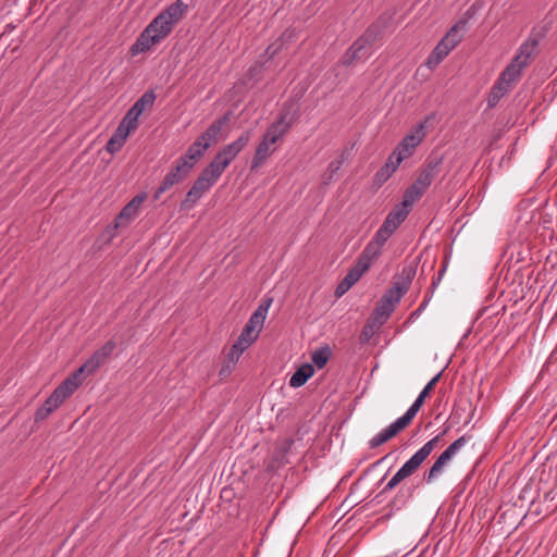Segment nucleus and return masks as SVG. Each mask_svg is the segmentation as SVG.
I'll use <instances>...</instances> for the list:
<instances>
[{"label":"nucleus","mask_w":557,"mask_h":557,"mask_svg":"<svg viewBox=\"0 0 557 557\" xmlns=\"http://www.w3.org/2000/svg\"><path fill=\"white\" fill-rule=\"evenodd\" d=\"M258 338L253 333H246V330L243 329L237 341L232 346L230 351V359L233 362H236L242 354Z\"/></svg>","instance_id":"f3484780"},{"label":"nucleus","mask_w":557,"mask_h":557,"mask_svg":"<svg viewBox=\"0 0 557 557\" xmlns=\"http://www.w3.org/2000/svg\"><path fill=\"white\" fill-rule=\"evenodd\" d=\"M409 211L400 205H397L386 216L383 222L393 231H396L397 227L405 221Z\"/></svg>","instance_id":"aec40b11"},{"label":"nucleus","mask_w":557,"mask_h":557,"mask_svg":"<svg viewBox=\"0 0 557 557\" xmlns=\"http://www.w3.org/2000/svg\"><path fill=\"white\" fill-rule=\"evenodd\" d=\"M394 232L395 231L383 223L371 240L383 247Z\"/></svg>","instance_id":"7c9ffc66"},{"label":"nucleus","mask_w":557,"mask_h":557,"mask_svg":"<svg viewBox=\"0 0 557 557\" xmlns=\"http://www.w3.org/2000/svg\"><path fill=\"white\" fill-rule=\"evenodd\" d=\"M428 455H412L411 458L395 473V475L384 486L382 493L393 490L403 480L411 475L419 466L425 460Z\"/></svg>","instance_id":"1a4fd4ad"},{"label":"nucleus","mask_w":557,"mask_h":557,"mask_svg":"<svg viewBox=\"0 0 557 557\" xmlns=\"http://www.w3.org/2000/svg\"><path fill=\"white\" fill-rule=\"evenodd\" d=\"M123 147V144L115 139L113 136L109 139L107 144V150L110 153L117 152Z\"/></svg>","instance_id":"79ce46f5"},{"label":"nucleus","mask_w":557,"mask_h":557,"mask_svg":"<svg viewBox=\"0 0 557 557\" xmlns=\"http://www.w3.org/2000/svg\"><path fill=\"white\" fill-rule=\"evenodd\" d=\"M424 136V123H420L410 132V134L403 138L396 148L397 153H400L406 158L410 157Z\"/></svg>","instance_id":"9d476101"},{"label":"nucleus","mask_w":557,"mask_h":557,"mask_svg":"<svg viewBox=\"0 0 557 557\" xmlns=\"http://www.w3.org/2000/svg\"><path fill=\"white\" fill-rule=\"evenodd\" d=\"M393 311L394 308L380 300L371 317L373 324L383 325Z\"/></svg>","instance_id":"5701e85b"},{"label":"nucleus","mask_w":557,"mask_h":557,"mask_svg":"<svg viewBox=\"0 0 557 557\" xmlns=\"http://www.w3.org/2000/svg\"><path fill=\"white\" fill-rule=\"evenodd\" d=\"M380 326H381V325H374V324H373V320H371V321H370V322H369V323L363 327V330H362V332H361V335H360L361 341H362V342H368V341L372 337V335H373V333H374L375 329H377V327H380Z\"/></svg>","instance_id":"e433bc0d"},{"label":"nucleus","mask_w":557,"mask_h":557,"mask_svg":"<svg viewBox=\"0 0 557 557\" xmlns=\"http://www.w3.org/2000/svg\"><path fill=\"white\" fill-rule=\"evenodd\" d=\"M373 35L371 33H367L357 39L349 51L345 54L343 62L345 64H350L355 60L363 59L368 55V51L372 45Z\"/></svg>","instance_id":"9b49d317"},{"label":"nucleus","mask_w":557,"mask_h":557,"mask_svg":"<svg viewBox=\"0 0 557 557\" xmlns=\"http://www.w3.org/2000/svg\"><path fill=\"white\" fill-rule=\"evenodd\" d=\"M406 293V288L401 287L399 285L394 286L393 288L388 289L382 297V301L386 305H389L392 308L395 309V306L399 302L403 295Z\"/></svg>","instance_id":"393cba45"},{"label":"nucleus","mask_w":557,"mask_h":557,"mask_svg":"<svg viewBox=\"0 0 557 557\" xmlns=\"http://www.w3.org/2000/svg\"><path fill=\"white\" fill-rule=\"evenodd\" d=\"M293 124V116L288 112H283L280 117L273 122L267 129L264 137L276 144L289 129Z\"/></svg>","instance_id":"ddd939ff"},{"label":"nucleus","mask_w":557,"mask_h":557,"mask_svg":"<svg viewBox=\"0 0 557 557\" xmlns=\"http://www.w3.org/2000/svg\"><path fill=\"white\" fill-rule=\"evenodd\" d=\"M537 40L529 38L518 49L515 58L502 72L497 82L510 90L520 79L522 71L529 65L532 55L535 52Z\"/></svg>","instance_id":"7ed1b4c3"},{"label":"nucleus","mask_w":557,"mask_h":557,"mask_svg":"<svg viewBox=\"0 0 557 557\" xmlns=\"http://www.w3.org/2000/svg\"><path fill=\"white\" fill-rule=\"evenodd\" d=\"M470 440V437L461 436L458 440H456L454 443H451L446 449H444L443 453H457L458 450L462 449L466 445V443Z\"/></svg>","instance_id":"c9c22d12"},{"label":"nucleus","mask_w":557,"mask_h":557,"mask_svg":"<svg viewBox=\"0 0 557 557\" xmlns=\"http://www.w3.org/2000/svg\"><path fill=\"white\" fill-rule=\"evenodd\" d=\"M433 175L431 171H423L417 178L413 186L419 188L420 191L424 193V190L431 185Z\"/></svg>","instance_id":"473e14b6"},{"label":"nucleus","mask_w":557,"mask_h":557,"mask_svg":"<svg viewBox=\"0 0 557 557\" xmlns=\"http://www.w3.org/2000/svg\"><path fill=\"white\" fill-rule=\"evenodd\" d=\"M250 138V131L243 133L235 141L224 146L221 150H219V152L208 165L212 169L213 172L221 176L225 169L231 164V162L248 145Z\"/></svg>","instance_id":"39448f33"},{"label":"nucleus","mask_w":557,"mask_h":557,"mask_svg":"<svg viewBox=\"0 0 557 557\" xmlns=\"http://www.w3.org/2000/svg\"><path fill=\"white\" fill-rule=\"evenodd\" d=\"M138 119H139L138 114L128 110L119 125L124 126V129L132 133L133 131H135L138 127Z\"/></svg>","instance_id":"c85d7f7f"},{"label":"nucleus","mask_w":557,"mask_h":557,"mask_svg":"<svg viewBox=\"0 0 557 557\" xmlns=\"http://www.w3.org/2000/svg\"><path fill=\"white\" fill-rule=\"evenodd\" d=\"M220 178V175L212 171L208 165L196 180L189 191L187 193L186 202H195L205 193H207Z\"/></svg>","instance_id":"6e6552de"},{"label":"nucleus","mask_w":557,"mask_h":557,"mask_svg":"<svg viewBox=\"0 0 557 557\" xmlns=\"http://www.w3.org/2000/svg\"><path fill=\"white\" fill-rule=\"evenodd\" d=\"M381 249H382V246H380L376 243L371 240L366 246V248H364L362 255L360 256L358 262L359 263H366L367 264V269H369L371 263H372V261L374 259H376V257L381 253Z\"/></svg>","instance_id":"b1692460"},{"label":"nucleus","mask_w":557,"mask_h":557,"mask_svg":"<svg viewBox=\"0 0 557 557\" xmlns=\"http://www.w3.org/2000/svg\"><path fill=\"white\" fill-rule=\"evenodd\" d=\"M114 348H115V343L112 341H109L102 347H100L97 351L102 358L107 359L113 352Z\"/></svg>","instance_id":"ea45409f"},{"label":"nucleus","mask_w":557,"mask_h":557,"mask_svg":"<svg viewBox=\"0 0 557 557\" xmlns=\"http://www.w3.org/2000/svg\"><path fill=\"white\" fill-rule=\"evenodd\" d=\"M278 48H280V47L274 48V46H271V47H269L268 51H270L271 49H273V51H272L271 53H272V54H274V53H276V51H277V49H278Z\"/></svg>","instance_id":"de8ad7c7"},{"label":"nucleus","mask_w":557,"mask_h":557,"mask_svg":"<svg viewBox=\"0 0 557 557\" xmlns=\"http://www.w3.org/2000/svg\"><path fill=\"white\" fill-rule=\"evenodd\" d=\"M146 199V194L135 196L120 212L115 220V227L129 224L139 213L140 206Z\"/></svg>","instance_id":"f8f14e48"},{"label":"nucleus","mask_w":557,"mask_h":557,"mask_svg":"<svg viewBox=\"0 0 557 557\" xmlns=\"http://www.w3.org/2000/svg\"><path fill=\"white\" fill-rule=\"evenodd\" d=\"M285 455H274L273 458L268 462V469L274 470L283 463Z\"/></svg>","instance_id":"37998d69"},{"label":"nucleus","mask_w":557,"mask_h":557,"mask_svg":"<svg viewBox=\"0 0 557 557\" xmlns=\"http://www.w3.org/2000/svg\"><path fill=\"white\" fill-rule=\"evenodd\" d=\"M367 271L368 269L366 263L357 262V264L346 274L343 281L352 287V285H355Z\"/></svg>","instance_id":"bb28decb"},{"label":"nucleus","mask_w":557,"mask_h":557,"mask_svg":"<svg viewBox=\"0 0 557 557\" xmlns=\"http://www.w3.org/2000/svg\"><path fill=\"white\" fill-rule=\"evenodd\" d=\"M271 302L272 299H268L256 309L244 327L246 333H253L255 335L259 336V333L261 332L267 319Z\"/></svg>","instance_id":"2eb2a0df"},{"label":"nucleus","mask_w":557,"mask_h":557,"mask_svg":"<svg viewBox=\"0 0 557 557\" xmlns=\"http://www.w3.org/2000/svg\"><path fill=\"white\" fill-rule=\"evenodd\" d=\"M313 367L309 363H305L292 375L289 385L295 388L300 387L313 375Z\"/></svg>","instance_id":"6ab92c4d"},{"label":"nucleus","mask_w":557,"mask_h":557,"mask_svg":"<svg viewBox=\"0 0 557 557\" xmlns=\"http://www.w3.org/2000/svg\"><path fill=\"white\" fill-rule=\"evenodd\" d=\"M114 348H115V343L112 341H109L102 347H100L97 351L102 358L107 359L113 352Z\"/></svg>","instance_id":"58836bf2"},{"label":"nucleus","mask_w":557,"mask_h":557,"mask_svg":"<svg viewBox=\"0 0 557 557\" xmlns=\"http://www.w3.org/2000/svg\"><path fill=\"white\" fill-rule=\"evenodd\" d=\"M271 302L272 299H268L256 309L244 327L246 333H253L255 335L259 336V333L261 332L267 319Z\"/></svg>","instance_id":"4468645a"},{"label":"nucleus","mask_w":557,"mask_h":557,"mask_svg":"<svg viewBox=\"0 0 557 557\" xmlns=\"http://www.w3.org/2000/svg\"><path fill=\"white\" fill-rule=\"evenodd\" d=\"M440 379V374L435 375L425 386L424 388L421 391L422 394H425V396L428 397V395L430 394V392L433 389V387L435 386V384L437 383Z\"/></svg>","instance_id":"a18cd8bd"},{"label":"nucleus","mask_w":557,"mask_h":557,"mask_svg":"<svg viewBox=\"0 0 557 557\" xmlns=\"http://www.w3.org/2000/svg\"><path fill=\"white\" fill-rule=\"evenodd\" d=\"M422 191L419 190V188L411 185L404 194L403 201L399 203L404 208H406L408 211H410V208L413 206V203L422 196Z\"/></svg>","instance_id":"a878e982"},{"label":"nucleus","mask_w":557,"mask_h":557,"mask_svg":"<svg viewBox=\"0 0 557 557\" xmlns=\"http://www.w3.org/2000/svg\"><path fill=\"white\" fill-rule=\"evenodd\" d=\"M407 159L406 157H404L403 154L400 153H397V150L395 149L393 151V153L388 157L387 159V163L391 165L392 169H394L395 171L397 170V168L399 166V164L405 160Z\"/></svg>","instance_id":"4c0bfd02"},{"label":"nucleus","mask_w":557,"mask_h":557,"mask_svg":"<svg viewBox=\"0 0 557 557\" xmlns=\"http://www.w3.org/2000/svg\"><path fill=\"white\" fill-rule=\"evenodd\" d=\"M508 91L506 87L496 82L488 96V107H494Z\"/></svg>","instance_id":"c756f323"},{"label":"nucleus","mask_w":557,"mask_h":557,"mask_svg":"<svg viewBox=\"0 0 557 557\" xmlns=\"http://www.w3.org/2000/svg\"><path fill=\"white\" fill-rule=\"evenodd\" d=\"M104 358H102L98 351L96 350L94 355L72 375H70L66 380H72V383H75V389L78 388V386L83 382L82 375L84 373L91 374L94 373L103 362Z\"/></svg>","instance_id":"dca6fc26"},{"label":"nucleus","mask_w":557,"mask_h":557,"mask_svg":"<svg viewBox=\"0 0 557 557\" xmlns=\"http://www.w3.org/2000/svg\"><path fill=\"white\" fill-rule=\"evenodd\" d=\"M445 446L444 435H436L429 442H426L421 448L417 450V453H432L433 450H441Z\"/></svg>","instance_id":"cd10ccee"},{"label":"nucleus","mask_w":557,"mask_h":557,"mask_svg":"<svg viewBox=\"0 0 557 557\" xmlns=\"http://www.w3.org/2000/svg\"><path fill=\"white\" fill-rule=\"evenodd\" d=\"M75 383L72 380H64L53 393L47 398L45 404L36 411L35 420H45L50 413L59 408L63 401L75 392Z\"/></svg>","instance_id":"0eeeda50"},{"label":"nucleus","mask_w":557,"mask_h":557,"mask_svg":"<svg viewBox=\"0 0 557 557\" xmlns=\"http://www.w3.org/2000/svg\"><path fill=\"white\" fill-rule=\"evenodd\" d=\"M156 95L153 91H146L129 109L139 116L149 108L153 106Z\"/></svg>","instance_id":"4be33fe9"},{"label":"nucleus","mask_w":557,"mask_h":557,"mask_svg":"<svg viewBox=\"0 0 557 557\" xmlns=\"http://www.w3.org/2000/svg\"><path fill=\"white\" fill-rule=\"evenodd\" d=\"M410 495V491H408L407 493H405L404 491H399L398 494L394 497V499L391 500L388 507H391V509L399 510L406 505Z\"/></svg>","instance_id":"72a5a7b5"},{"label":"nucleus","mask_w":557,"mask_h":557,"mask_svg":"<svg viewBox=\"0 0 557 557\" xmlns=\"http://www.w3.org/2000/svg\"><path fill=\"white\" fill-rule=\"evenodd\" d=\"M453 456L454 455H440L425 476L428 483H431L443 473L444 467L448 465Z\"/></svg>","instance_id":"412c9836"},{"label":"nucleus","mask_w":557,"mask_h":557,"mask_svg":"<svg viewBox=\"0 0 557 557\" xmlns=\"http://www.w3.org/2000/svg\"><path fill=\"white\" fill-rule=\"evenodd\" d=\"M426 396L420 393L409 409L397 420L391 423L385 429L381 430L369 441V447L371 449L377 448L384 443L388 442L401 431H404L413 420L420 408L422 407Z\"/></svg>","instance_id":"20e7f679"},{"label":"nucleus","mask_w":557,"mask_h":557,"mask_svg":"<svg viewBox=\"0 0 557 557\" xmlns=\"http://www.w3.org/2000/svg\"><path fill=\"white\" fill-rule=\"evenodd\" d=\"M351 288V286H349L345 281H342L336 289H335V295L336 297H342L344 294H346L349 289Z\"/></svg>","instance_id":"c03bdc74"},{"label":"nucleus","mask_w":557,"mask_h":557,"mask_svg":"<svg viewBox=\"0 0 557 557\" xmlns=\"http://www.w3.org/2000/svg\"><path fill=\"white\" fill-rule=\"evenodd\" d=\"M186 9L187 5L182 0H176L158 14L137 38L132 47V53L145 52L164 39L172 32L173 26L183 17Z\"/></svg>","instance_id":"f03ea898"},{"label":"nucleus","mask_w":557,"mask_h":557,"mask_svg":"<svg viewBox=\"0 0 557 557\" xmlns=\"http://www.w3.org/2000/svg\"><path fill=\"white\" fill-rule=\"evenodd\" d=\"M331 166L334 169V171H336V170H338V169H339L341 163H339V162H338V163H336V164H335V163H331Z\"/></svg>","instance_id":"49530a36"},{"label":"nucleus","mask_w":557,"mask_h":557,"mask_svg":"<svg viewBox=\"0 0 557 557\" xmlns=\"http://www.w3.org/2000/svg\"><path fill=\"white\" fill-rule=\"evenodd\" d=\"M395 172L394 169L391 168V165L386 162L375 174L374 183L379 186H381L383 183H385L391 175Z\"/></svg>","instance_id":"2f4dec72"},{"label":"nucleus","mask_w":557,"mask_h":557,"mask_svg":"<svg viewBox=\"0 0 557 557\" xmlns=\"http://www.w3.org/2000/svg\"><path fill=\"white\" fill-rule=\"evenodd\" d=\"M465 21H461L451 27V29L437 44L432 53L429 55L426 60V66L429 69H434L437 66L444 60V58L457 46V44L461 40L459 30L465 29Z\"/></svg>","instance_id":"423d86ee"},{"label":"nucleus","mask_w":557,"mask_h":557,"mask_svg":"<svg viewBox=\"0 0 557 557\" xmlns=\"http://www.w3.org/2000/svg\"><path fill=\"white\" fill-rule=\"evenodd\" d=\"M274 145V143L268 140V138L263 136L262 140L256 149V153L251 162V169H257L260 166L268 159V157L275 151Z\"/></svg>","instance_id":"a211bd4d"},{"label":"nucleus","mask_w":557,"mask_h":557,"mask_svg":"<svg viewBox=\"0 0 557 557\" xmlns=\"http://www.w3.org/2000/svg\"><path fill=\"white\" fill-rule=\"evenodd\" d=\"M227 121V116L215 121L197 138V140L188 148L187 152L177 160L175 166L165 175L160 187L156 190V199H158L165 190L187 177L206 150L212 144L218 141L221 129Z\"/></svg>","instance_id":"f257e3e1"},{"label":"nucleus","mask_w":557,"mask_h":557,"mask_svg":"<svg viewBox=\"0 0 557 557\" xmlns=\"http://www.w3.org/2000/svg\"><path fill=\"white\" fill-rule=\"evenodd\" d=\"M329 357L330 351L327 348L315 350L312 354V361L319 369H322L326 364Z\"/></svg>","instance_id":"f704fd0d"},{"label":"nucleus","mask_w":557,"mask_h":557,"mask_svg":"<svg viewBox=\"0 0 557 557\" xmlns=\"http://www.w3.org/2000/svg\"><path fill=\"white\" fill-rule=\"evenodd\" d=\"M129 134V132L124 129V126L119 125L112 136L124 145Z\"/></svg>","instance_id":"a19ab883"}]
</instances>
